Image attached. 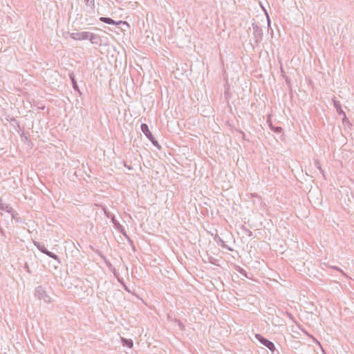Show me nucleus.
I'll return each instance as SVG.
<instances>
[{
	"label": "nucleus",
	"instance_id": "obj_32",
	"mask_svg": "<svg viewBox=\"0 0 354 354\" xmlns=\"http://www.w3.org/2000/svg\"><path fill=\"white\" fill-rule=\"evenodd\" d=\"M0 229H2V228L0 227Z\"/></svg>",
	"mask_w": 354,
	"mask_h": 354
},
{
	"label": "nucleus",
	"instance_id": "obj_13",
	"mask_svg": "<svg viewBox=\"0 0 354 354\" xmlns=\"http://www.w3.org/2000/svg\"><path fill=\"white\" fill-rule=\"evenodd\" d=\"M45 254H46L49 257L56 260L59 263H61L59 257L55 253H53L52 252L47 250L46 252H45Z\"/></svg>",
	"mask_w": 354,
	"mask_h": 354
},
{
	"label": "nucleus",
	"instance_id": "obj_19",
	"mask_svg": "<svg viewBox=\"0 0 354 354\" xmlns=\"http://www.w3.org/2000/svg\"><path fill=\"white\" fill-rule=\"evenodd\" d=\"M94 1L95 0H84V2L87 6H90L92 8H94Z\"/></svg>",
	"mask_w": 354,
	"mask_h": 354
},
{
	"label": "nucleus",
	"instance_id": "obj_6",
	"mask_svg": "<svg viewBox=\"0 0 354 354\" xmlns=\"http://www.w3.org/2000/svg\"><path fill=\"white\" fill-rule=\"evenodd\" d=\"M89 32H76L71 33V37L75 40H86Z\"/></svg>",
	"mask_w": 354,
	"mask_h": 354
},
{
	"label": "nucleus",
	"instance_id": "obj_24",
	"mask_svg": "<svg viewBox=\"0 0 354 354\" xmlns=\"http://www.w3.org/2000/svg\"><path fill=\"white\" fill-rule=\"evenodd\" d=\"M118 281H119L120 283H122V284H123V286H124V288H125V290H127V291H129V290L128 288L124 285V282H123V281H122V280H120V279H118Z\"/></svg>",
	"mask_w": 354,
	"mask_h": 354
},
{
	"label": "nucleus",
	"instance_id": "obj_18",
	"mask_svg": "<svg viewBox=\"0 0 354 354\" xmlns=\"http://www.w3.org/2000/svg\"><path fill=\"white\" fill-rule=\"evenodd\" d=\"M174 322L178 326L180 330H183L184 329V324L182 323V322L178 319H174Z\"/></svg>",
	"mask_w": 354,
	"mask_h": 354
},
{
	"label": "nucleus",
	"instance_id": "obj_23",
	"mask_svg": "<svg viewBox=\"0 0 354 354\" xmlns=\"http://www.w3.org/2000/svg\"><path fill=\"white\" fill-rule=\"evenodd\" d=\"M238 271L241 274L246 277V272L241 268L239 267Z\"/></svg>",
	"mask_w": 354,
	"mask_h": 354
},
{
	"label": "nucleus",
	"instance_id": "obj_9",
	"mask_svg": "<svg viewBox=\"0 0 354 354\" xmlns=\"http://www.w3.org/2000/svg\"><path fill=\"white\" fill-rule=\"evenodd\" d=\"M333 105L335 108L336 111L339 115H342V114L344 113L345 112L342 110L341 104L339 101L333 99Z\"/></svg>",
	"mask_w": 354,
	"mask_h": 354
},
{
	"label": "nucleus",
	"instance_id": "obj_15",
	"mask_svg": "<svg viewBox=\"0 0 354 354\" xmlns=\"http://www.w3.org/2000/svg\"><path fill=\"white\" fill-rule=\"evenodd\" d=\"M218 244L221 246L222 248H225L227 250H228L229 251H232V248L229 247L228 245H227L225 243V241L221 239V238H218V241H217Z\"/></svg>",
	"mask_w": 354,
	"mask_h": 354
},
{
	"label": "nucleus",
	"instance_id": "obj_31",
	"mask_svg": "<svg viewBox=\"0 0 354 354\" xmlns=\"http://www.w3.org/2000/svg\"><path fill=\"white\" fill-rule=\"evenodd\" d=\"M272 354H279L278 352L277 353H274V351L272 352Z\"/></svg>",
	"mask_w": 354,
	"mask_h": 354
},
{
	"label": "nucleus",
	"instance_id": "obj_22",
	"mask_svg": "<svg viewBox=\"0 0 354 354\" xmlns=\"http://www.w3.org/2000/svg\"><path fill=\"white\" fill-rule=\"evenodd\" d=\"M330 268H333V269H335V270H337L339 271L342 274L346 276V274L343 272V270H342L340 268H337V266H331Z\"/></svg>",
	"mask_w": 354,
	"mask_h": 354
},
{
	"label": "nucleus",
	"instance_id": "obj_14",
	"mask_svg": "<svg viewBox=\"0 0 354 354\" xmlns=\"http://www.w3.org/2000/svg\"><path fill=\"white\" fill-rule=\"evenodd\" d=\"M314 164L317 169H318L320 173L325 177L324 171L321 167V163L318 159L314 158Z\"/></svg>",
	"mask_w": 354,
	"mask_h": 354
},
{
	"label": "nucleus",
	"instance_id": "obj_2",
	"mask_svg": "<svg viewBox=\"0 0 354 354\" xmlns=\"http://www.w3.org/2000/svg\"><path fill=\"white\" fill-rule=\"evenodd\" d=\"M140 129L145 136L151 142L153 145L160 149V146L150 131L148 125L145 123H142L140 126Z\"/></svg>",
	"mask_w": 354,
	"mask_h": 354
},
{
	"label": "nucleus",
	"instance_id": "obj_11",
	"mask_svg": "<svg viewBox=\"0 0 354 354\" xmlns=\"http://www.w3.org/2000/svg\"><path fill=\"white\" fill-rule=\"evenodd\" d=\"M0 209L6 211L8 213H12L13 212L12 207L6 203H3L1 201L0 202Z\"/></svg>",
	"mask_w": 354,
	"mask_h": 354
},
{
	"label": "nucleus",
	"instance_id": "obj_21",
	"mask_svg": "<svg viewBox=\"0 0 354 354\" xmlns=\"http://www.w3.org/2000/svg\"><path fill=\"white\" fill-rule=\"evenodd\" d=\"M341 116H342V122H343L344 124H345V123H349V120H348V118L346 117V113H343V114H342V115H341Z\"/></svg>",
	"mask_w": 354,
	"mask_h": 354
},
{
	"label": "nucleus",
	"instance_id": "obj_20",
	"mask_svg": "<svg viewBox=\"0 0 354 354\" xmlns=\"http://www.w3.org/2000/svg\"><path fill=\"white\" fill-rule=\"evenodd\" d=\"M242 229L248 236H252V232L251 230H250L248 228L245 227V226H243Z\"/></svg>",
	"mask_w": 354,
	"mask_h": 354
},
{
	"label": "nucleus",
	"instance_id": "obj_8",
	"mask_svg": "<svg viewBox=\"0 0 354 354\" xmlns=\"http://www.w3.org/2000/svg\"><path fill=\"white\" fill-rule=\"evenodd\" d=\"M113 223L114 224L115 227L124 236H125L127 238L129 239L126 233V231L122 225H121L118 221H115V219H113Z\"/></svg>",
	"mask_w": 354,
	"mask_h": 354
},
{
	"label": "nucleus",
	"instance_id": "obj_28",
	"mask_svg": "<svg viewBox=\"0 0 354 354\" xmlns=\"http://www.w3.org/2000/svg\"><path fill=\"white\" fill-rule=\"evenodd\" d=\"M267 17H268V26H270V18H269V17H268V16Z\"/></svg>",
	"mask_w": 354,
	"mask_h": 354
},
{
	"label": "nucleus",
	"instance_id": "obj_3",
	"mask_svg": "<svg viewBox=\"0 0 354 354\" xmlns=\"http://www.w3.org/2000/svg\"><path fill=\"white\" fill-rule=\"evenodd\" d=\"M255 338L263 346L267 347L270 351L273 352L275 350V346L273 342L265 338L260 334H256Z\"/></svg>",
	"mask_w": 354,
	"mask_h": 354
},
{
	"label": "nucleus",
	"instance_id": "obj_17",
	"mask_svg": "<svg viewBox=\"0 0 354 354\" xmlns=\"http://www.w3.org/2000/svg\"><path fill=\"white\" fill-rule=\"evenodd\" d=\"M270 127L275 133H279L283 131V129L280 127H273L272 124H270Z\"/></svg>",
	"mask_w": 354,
	"mask_h": 354
},
{
	"label": "nucleus",
	"instance_id": "obj_26",
	"mask_svg": "<svg viewBox=\"0 0 354 354\" xmlns=\"http://www.w3.org/2000/svg\"><path fill=\"white\" fill-rule=\"evenodd\" d=\"M106 264L109 268L113 267L112 264L109 261H106Z\"/></svg>",
	"mask_w": 354,
	"mask_h": 354
},
{
	"label": "nucleus",
	"instance_id": "obj_16",
	"mask_svg": "<svg viewBox=\"0 0 354 354\" xmlns=\"http://www.w3.org/2000/svg\"><path fill=\"white\" fill-rule=\"evenodd\" d=\"M122 342L124 346H127L129 348H131L133 345V341L131 339L122 338Z\"/></svg>",
	"mask_w": 354,
	"mask_h": 354
},
{
	"label": "nucleus",
	"instance_id": "obj_4",
	"mask_svg": "<svg viewBox=\"0 0 354 354\" xmlns=\"http://www.w3.org/2000/svg\"><path fill=\"white\" fill-rule=\"evenodd\" d=\"M252 30L254 41L258 44L259 43L263 38V30L258 26V24L253 23L252 24Z\"/></svg>",
	"mask_w": 354,
	"mask_h": 354
},
{
	"label": "nucleus",
	"instance_id": "obj_29",
	"mask_svg": "<svg viewBox=\"0 0 354 354\" xmlns=\"http://www.w3.org/2000/svg\"><path fill=\"white\" fill-rule=\"evenodd\" d=\"M286 82L287 84H289L290 81H289V80L288 78L286 79Z\"/></svg>",
	"mask_w": 354,
	"mask_h": 354
},
{
	"label": "nucleus",
	"instance_id": "obj_12",
	"mask_svg": "<svg viewBox=\"0 0 354 354\" xmlns=\"http://www.w3.org/2000/svg\"><path fill=\"white\" fill-rule=\"evenodd\" d=\"M34 245L37 247V248L42 253L45 254L47 249L45 248L44 245L38 241H34Z\"/></svg>",
	"mask_w": 354,
	"mask_h": 354
},
{
	"label": "nucleus",
	"instance_id": "obj_10",
	"mask_svg": "<svg viewBox=\"0 0 354 354\" xmlns=\"http://www.w3.org/2000/svg\"><path fill=\"white\" fill-rule=\"evenodd\" d=\"M69 77L72 82L73 87L74 90L80 93V89H79V87H78V85H77V81L75 80V75H74L73 72L69 73Z\"/></svg>",
	"mask_w": 354,
	"mask_h": 354
},
{
	"label": "nucleus",
	"instance_id": "obj_7",
	"mask_svg": "<svg viewBox=\"0 0 354 354\" xmlns=\"http://www.w3.org/2000/svg\"><path fill=\"white\" fill-rule=\"evenodd\" d=\"M87 39H88L93 44L101 45L102 44V39L100 36L90 32L88 33V38Z\"/></svg>",
	"mask_w": 354,
	"mask_h": 354
},
{
	"label": "nucleus",
	"instance_id": "obj_30",
	"mask_svg": "<svg viewBox=\"0 0 354 354\" xmlns=\"http://www.w3.org/2000/svg\"><path fill=\"white\" fill-rule=\"evenodd\" d=\"M125 166H126L129 169H131V167H129V166H127V165H125Z\"/></svg>",
	"mask_w": 354,
	"mask_h": 354
},
{
	"label": "nucleus",
	"instance_id": "obj_1",
	"mask_svg": "<svg viewBox=\"0 0 354 354\" xmlns=\"http://www.w3.org/2000/svg\"><path fill=\"white\" fill-rule=\"evenodd\" d=\"M35 295L39 300H43L45 303L50 304L52 302L51 297L46 293V291L41 286L36 288Z\"/></svg>",
	"mask_w": 354,
	"mask_h": 354
},
{
	"label": "nucleus",
	"instance_id": "obj_25",
	"mask_svg": "<svg viewBox=\"0 0 354 354\" xmlns=\"http://www.w3.org/2000/svg\"><path fill=\"white\" fill-rule=\"evenodd\" d=\"M110 269H111V270L113 272V273L114 274V275H115V276H116V274H117V271H116L115 268H113V267H111V268H110Z\"/></svg>",
	"mask_w": 354,
	"mask_h": 354
},
{
	"label": "nucleus",
	"instance_id": "obj_5",
	"mask_svg": "<svg viewBox=\"0 0 354 354\" xmlns=\"http://www.w3.org/2000/svg\"><path fill=\"white\" fill-rule=\"evenodd\" d=\"M100 20L102 22H104V23L107 24H111V25H122V26H125L127 27L129 26V24L127 21H114L113 19H111L110 17H101L100 18Z\"/></svg>",
	"mask_w": 354,
	"mask_h": 354
},
{
	"label": "nucleus",
	"instance_id": "obj_27",
	"mask_svg": "<svg viewBox=\"0 0 354 354\" xmlns=\"http://www.w3.org/2000/svg\"><path fill=\"white\" fill-rule=\"evenodd\" d=\"M0 234H1V236H5V232L3 229H0Z\"/></svg>",
	"mask_w": 354,
	"mask_h": 354
}]
</instances>
